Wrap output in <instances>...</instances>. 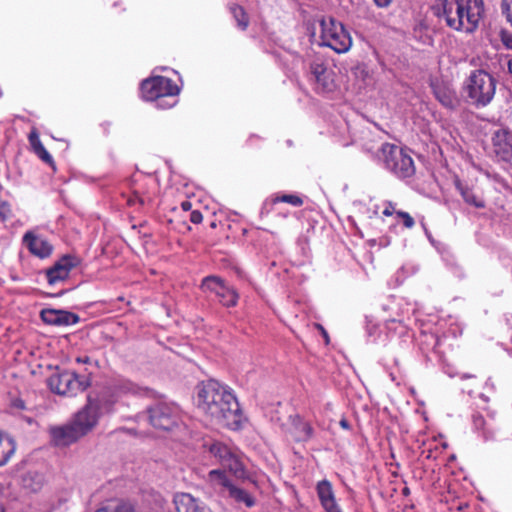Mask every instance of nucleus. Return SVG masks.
Masks as SVG:
<instances>
[{"mask_svg":"<svg viewBox=\"0 0 512 512\" xmlns=\"http://www.w3.org/2000/svg\"><path fill=\"white\" fill-rule=\"evenodd\" d=\"M0 512H4V509L1 505H0Z\"/></svg>","mask_w":512,"mask_h":512,"instance_id":"54","label":"nucleus"},{"mask_svg":"<svg viewBox=\"0 0 512 512\" xmlns=\"http://www.w3.org/2000/svg\"><path fill=\"white\" fill-rule=\"evenodd\" d=\"M511 342H512V335H511Z\"/></svg>","mask_w":512,"mask_h":512,"instance_id":"55","label":"nucleus"},{"mask_svg":"<svg viewBox=\"0 0 512 512\" xmlns=\"http://www.w3.org/2000/svg\"><path fill=\"white\" fill-rule=\"evenodd\" d=\"M203 220V215L199 210H193L190 213V221L194 224H200Z\"/></svg>","mask_w":512,"mask_h":512,"instance_id":"41","label":"nucleus"},{"mask_svg":"<svg viewBox=\"0 0 512 512\" xmlns=\"http://www.w3.org/2000/svg\"><path fill=\"white\" fill-rule=\"evenodd\" d=\"M15 450L14 440L10 436L0 433V466L8 462Z\"/></svg>","mask_w":512,"mask_h":512,"instance_id":"21","label":"nucleus"},{"mask_svg":"<svg viewBox=\"0 0 512 512\" xmlns=\"http://www.w3.org/2000/svg\"><path fill=\"white\" fill-rule=\"evenodd\" d=\"M10 206L6 202L0 203V218L6 221L10 217Z\"/></svg>","mask_w":512,"mask_h":512,"instance_id":"39","label":"nucleus"},{"mask_svg":"<svg viewBox=\"0 0 512 512\" xmlns=\"http://www.w3.org/2000/svg\"><path fill=\"white\" fill-rule=\"evenodd\" d=\"M141 94L146 101H156L158 107H173L176 104L175 96L179 94V87L175 82L164 76H155L145 79L141 83Z\"/></svg>","mask_w":512,"mask_h":512,"instance_id":"4","label":"nucleus"},{"mask_svg":"<svg viewBox=\"0 0 512 512\" xmlns=\"http://www.w3.org/2000/svg\"><path fill=\"white\" fill-rule=\"evenodd\" d=\"M508 69H509L510 73L512 74V59L509 60V62H508Z\"/></svg>","mask_w":512,"mask_h":512,"instance_id":"49","label":"nucleus"},{"mask_svg":"<svg viewBox=\"0 0 512 512\" xmlns=\"http://www.w3.org/2000/svg\"><path fill=\"white\" fill-rule=\"evenodd\" d=\"M271 202L273 204L277 203H287L293 207H301L304 204V200L301 196L297 194H275Z\"/></svg>","mask_w":512,"mask_h":512,"instance_id":"29","label":"nucleus"},{"mask_svg":"<svg viewBox=\"0 0 512 512\" xmlns=\"http://www.w3.org/2000/svg\"><path fill=\"white\" fill-rule=\"evenodd\" d=\"M208 479L214 486L222 487L228 492V496L237 503H243L251 508L255 505L254 497L246 490L235 486L227 477L226 472L221 469H214L208 473Z\"/></svg>","mask_w":512,"mask_h":512,"instance_id":"11","label":"nucleus"},{"mask_svg":"<svg viewBox=\"0 0 512 512\" xmlns=\"http://www.w3.org/2000/svg\"><path fill=\"white\" fill-rule=\"evenodd\" d=\"M72 270L81 273L83 270V259L77 254L66 253V278Z\"/></svg>","mask_w":512,"mask_h":512,"instance_id":"30","label":"nucleus"},{"mask_svg":"<svg viewBox=\"0 0 512 512\" xmlns=\"http://www.w3.org/2000/svg\"><path fill=\"white\" fill-rule=\"evenodd\" d=\"M180 206L184 212H188V211L192 210V203L189 200L182 201Z\"/></svg>","mask_w":512,"mask_h":512,"instance_id":"44","label":"nucleus"},{"mask_svg":"<svg viewBox=\"0 0 512 512\" xmlns=\"http://www.w3.org/2000/svg\"><path fill=\"white\" fill-rule=\"evenodd\" d=\"M465 91L472 104L483 107L493 99L496 91V81L486 71L476 70L469 76Z\"/></svg>","mask_w":512,"mask_h":512,"instance_id":"6","label":"nucleus"},{"mask_svg":"<svg viewBox=\"0 0 512 512\" xmlns=\"http://www.w3.org/2000/svg\"><path fill=\"white\" fill-rule=\"evenodd\" d=\"M501 12L505 16L507 22L512 26V0H502Z\"/></svg>","mask_w":512,"mask_h":512,"instance_id":"34","label":"nucleus"},{"mask_svg":"<svg viewBox=\"0 0 512 512\" xmlns=\"http://www.w3.org/2000/svg\"><path fill=\"white\" fill-rule=\"evenodd\" d=\"M96 512H133V509L127 505H118L113 510H109L107 508L98 509Z\"/></svg>","mask_w":512,"mask_h":512,"instance_id":"40","label":"nucleus"},{"mask_svg":"<svg viewBox=\"0 0 512 512\" xmlns=\"http://www.w3.org/2000/svg\"><path fill=\"white\" fill-rule=\"evenodd\" d=\"M197 406L212 422L239 430L244 420L236 396L218 381L210 379L197 387Z\"/></svg>","mask_w":512,"mask_h":512,"instance_id":"1","label":"nucleus"},{"mask_svg":"<svg viewBox=\"0 0 512 512\" xmlns=\"http://www.w3.org/2000/svg\"><path fill=\"white\" fill-rule=\"evenodd\" d=\"M438 453H439V448L438 446L435 444L434 448H425L423 449L422 451V455L426 458V459H433V460H436L437 457H438Z\"/></svg>","mask_w":512,"mask_h":512,"instance_id":"37","label":"nucleus"},{"mask_svg":"<svg viewBox=\"0 0 512 512\" xmlns=\"http://www.w3.org/2000/svg\"><path fill=\"white\" fill-rule=\"evenodd\" d=\"M23 244L31 254L39 258H46L52 253V245L34 231H27L23 236Z\"/></svg>","mask_w":512,"mask_h":512,"instance_id":"16","label":"nucleus"},{"mask_svg":"<svg viewBox=\"0 0 512 512\" xmlns=\"http://www.w3.org/2000/svg\"><path fill=\"white\" fill-rule=\"evenodd\" d=\"M308 80L317 94L329 93L335 89L332 72L324 63L313 62L310 64Z\"/></svg>","mask_w":512,"mask_h":512,"instance_id":"12","label":"nucleus"},{"mask_svg":"<svg viewBox=\"0 0 512 512\" xmlns=\"http://www.w3.org/2000/svg\"><path fill=\"white\" fill-rule=\"evenodd\" d=\"M456 188L467 204L479 209L485 208V201L476 195L472 188L464 186L460 182L456 183Z\"/></svg>","mask_w":512,"mask_h":512,"instance_id":"22","label":"nucleus"},{"mask_svg":"<svg viewBox=\"0 0 512 512\" xmlns=\"http://www.w3.org/2000/svg\"><path fill=\"white\" fill-rule=\"evenodd\" d=\"M79 322V316L75 313L66 311V326Z\"/></svg>","mask_w":512,"mask_h":512,"instance_id":"42","label":"nucleus"},{"mask_svg":"<svg viewBox=\"0 0 512 512\" xmlns=\"http://www.w3.org/2000/svg\"><path fill=\"white\" fill-rule=\"evenodd\" d=\"M373 1H374L375 5L380 8L388 7L392 3V0H373Z\"/></svg>","mask_w":512,"mask_h":512,"instance_id":"43","label":"nucleus"},{"mask_svg":"<svg viewBox=\"0 0 512 512\" xmlns=\"http://www.w3.org/2000/svg\"><path fill=\"white\" fill-rule=\"evenodd\" d=\"M396 215L403 220V225L405 228L411 229L415 225V221L413 217L404 211H397Z\"/></svg>","mask_w":512,"mask_h":512,"instance_id":"36","label":"nucleus"},{"mask_svg":"<svg viewBox=\"0 0 512 512\" xmlns=\"http://www.w3.org/2000/svg\"><path fill=\"white\" fill-rule=\"evenodd\" d=\"M319 45L332 49L337 54L348 52L353 44L350 32L344 24L331 16L319 20Z\"/></svg>","mask_w":512,"mask_h":512,"instance_id":"3","label":"nucleus"},{"mask_svg":"<svg viewBox=\"0 0 512 512\" xmlns=\"http://www.w3.org/2000/svg\"><path fill=\"white\" fill-rule=\"evenodd\" d=\"M90 386L89 374L87 369L83 371L71 372V377L66 381V395H76L78 392L85 391Z\"/></svg>","mask_w":512,"mask_h":512,"instance_id":"17","label":"nucleus"},{"mask_svg":"<svg viewBox=\"0 0 512 512\" xmlns=\"http://www.w3.org/2000/svg\"><path fill=\"white\" fill-rule=\"evenodd\" d=\"M316 493L325 512H343L339 503L337 502L335 491L332 483L323 479L316 484Z\"/></svg>","mask_w":512,"mask_h":512,"instance_id":"13","label":"nucleus"},{"mask_svg":"<svg viewBox=\"0 0 512 512\" xmlns=\"http://www.w3.org/2000/svg\"><path fill=\"white\" fill-rule=\"evenodd\" d=\"M76 362L77 363L88 364V363H90V357H88L87 355H84V356H81V357H77L76 358Z\"/></svg>","mask_w":512,"mask_h":512,"instance_id":"45","label":"nucleus"},{"mask_svg":"<svg viewBox=\"0 0 512 512\" xmlns=\"http://www.w3.org/2000/svg\"><path fill=\"white\" fill-rule=\"evenodd\" d=\"M503 42L507 48L512 49V36L504 37Z\"/></svg>","mask_w":512,"mask_h":512,"instance_id":"46","label":"nucleus"},{"mask_svg":"<svg viewBox=\"0 0 512 512\" xmlns=\"http://www.w3.org/2000/svg\"><path fill=\"white\" fill-rule=\"evenodd\" d=\"M340 425L341 427L345 428V429H348L349 428V424H348V421L346 419H342L340 421Z\"/></svg>","mask_w":512,"mask_h":512,"instance_id":"47","label":"nucleus"},{"mask_svg":"<svg viewBox=\"0 0 512 512\" xmlns=\"http://www.w3.org/2000/svg\"><path fill=\"white\" fill-rule=\"evenodd\" d=\"M97 423L96 409L86 406L79 411L70 425H66V445L86 435Z\"/></svg>","mask_w":512,"mask_h":512,"instance_id":"10","label":"nucleus"},{"mask_svg":"<svg viewBox=\"0 0 512 512\" xmlns=\"http://www.w3.org/2000/svg\"><path fill=\"white\" fill-rule=\"evenodd\" d=\"M109 393V396L113 398L109 402L113 404L123 395L136 393V387L129 381H120L109 389Z\"/></svg>","mask_w":512,"mask_h":512,"instance_id":"24","label":"nucleus"},{"mask_svg":"<svg viewBox=\"0 0 512 512\" xmlns=\"http://www.w3.org/2000/svg\"><path fill=\"white\" fill-rule=\"evenodd\" d=\"M180 503L185 507V512H212L211 509L191 494L184 493L180 496Z\"/></svg>","mask_w":512,"mask_h":512,"instance_id":"23","label":"nucleus"},{"mask_svg":"<svg viewBox=\"0 0 512 512\" xmlns=\"http://www.w3.org/2000/svg\"><path fill=\"white\" fill-rule=\"evenodd\" d=\"M459 378L463 381H466V380L472 381V384L474 386L482 385V384L488 385V379H481L476 374L462 373V374H459Z\"/></svg>","mask_w":512,"mask_h":512,"instance_id":"35","label":"nucleus"},{"mask_svg":"<svg viewBox=\"0 0 512 512\" xmlns=\"http://www.w3.org/2000/svg\"><path fill=\"white\" fill-rule=\"evenodd\" d=\"M222 467L227 469L237 479L246 480L249 479L248 473L244 467L243 462L239 456L232 452L227 460L223 463Z\"/></svg>","mask_w":512,"mask_h":512,"instance_id":"19","label":"nucleus"},{"mask_svg":"<svg viewBox=\"0 0 512 512\" xmlns=\"http://www.w3.org/2000/svg\"><path fill=\"white\" fill-rule=\"evenodd\" d=\"M322 332H323V337H325L326 342H328L329 341L328 333L323 328H322Z\"/></svg>","mask_w":512,"mask_h":512,"instance_id":"48","label":"nucleus"},{"mask_svg":"<svg viewBox=\"0 0 512 512\" xmlns=\"http://www.w3.org/2000/svg\"><path fill=\"white\" fill-rule=\"evenodd\" d=\"M433 92L436 99L446 108L453 109L457 105L455 92L443 84L433 85Z\"/></svg>","mask_w":512,"mask_h":512,"instance_id":"18","label":"nucleus"},{"mask_svg":"<svg viewBox=\"0 0 512 512\" xmlns=\"http://www.w3.org/2000/svg\"><path fill=\"white\" fill-rule=\"evenodd\" d=\"M51 443L55 447H64V427H51L50 428Z\"/></svg>","mask_w":512,"mask_h":512,"instance_id":"32","label":"nucleus"},{"mask_svg":"<svg viewBox=\"0 0 512 512\" xmlns=\"http://www.w3.org/2000/svg\"><path fill=\"white\" fill-rule=\"evenodd\" d=\"M396 204L391 201L385 202V208L383 210V215L386 217L392 216L394 213L396 214Z\"/></svg>","mask_w":512,"mask_h":512,"instance_id":"38","label":"nucleus"},{"mask_svg":"<svg viewBox=\"0 0 512 512\" xmlns=\"http://www.w3.org/2000/svg\"><path fill=\"white\" fill-rule=\"evenodd\" d=\"M38 488H39V484H37V486H35V487H31V490L36 491Z\"/></svg>","mask_w":512,"mask_h":512,"instance_id":"52","label":"nucleus"},{"mask_svg":"<svg viewBox=\"0 0 512 512\" xmlns=\"http://www.w3.org/2000/svg\"><path fill=\"white\" fill-rule=\"evenodd\" d=\"M42 320L51 325H60L64 322V311L56 309H43L41 312Z\"/></svg>","mask_w":512,"mask_h":512,"instance_id":"28","label":"nucleus"},{"mask_svg":"<svg viewBox=\"0 0 512 512\" xmlns=\"http://www.w3.org/2000/svg\"><path fill=\"white\" fill-rule=\"evenodd\" d=\"M289 435L295 442H307L314 436L312 425L299 414L289 416Z\"/></svg>","mask_w":512,"mask_h":512,"instance_id":"14","label":"nucleus"},{"mask_svg":"<svg viewBox=\"0 0 512 512\" xmlns=\"http://www.w3.org/2000/svg\"><path fill=\"white\" fill-rule=\"evenodd\" d=\"M381 155L385 168L397 178L407 179L415 175L416 167L409 150L395 144L384 143Z\"/></svg>","mask_w":512,"mask_h":512,"instance_id":"5","label":"nucleus"},{"mask_svg":"<svg viewBox=\"0 0 512 512\" xmlns=\"http://www.w3.org/2000/svg\"><path fill=\"white\" fill-rule=\"evenodd\" d=\"M209 451L218 460L221 466L233 452L227 445L221 442L213 443L210 446Z\"/></svg>","mask_w":512,"mask_h":512,"instance_id":"27","label":"nucleus"},{"mask_svg":"<svg viewBox=\"0 0 512 512\" xmlns=\"http://www.w3.org/2000/svg\"><path fill=\"white\" fill-rule=\"evenodd\" d=\"M472 420H473V425H474L475 429L481 431L483 434V437L485 439H491L494 437V435H495L494 428L486 422V420L484 419V417L481 414H479V413L473 414Z\"/></svg>","mask_w":512,"mask_h":512,"instance_id":"26","label":"nucleus"},{"mask_svg":"<svg viewBox=\"0 0 512 512\" xmlns=\"http://www.w3.org/2000/svg\"><path fill=\"white\" fill-rule=\"evenodd\" d=\"M480 397H481L485 402H488V397H486L484 394H480Z\"/></svg>","mask_w":512,"mask_h":512,"instance_id":"50","label":"nucleus"},{"mask_svg":"<svg viewBox=\"0 0 512 512\" xmlns=\"http://www.w3.org/2000/svg\"><path fill=\"white\" fill-rule=\"evenodd\" d=\"M435 15L443 17L447 26L457 31L473 32L484 14L483 0H437Z\"/></svg>","mask_w":512,"mask_h":512,"instance_id":"2","label":"nucleus"},{"mask_svg":"<svg viewBox=\"0 0 512 512\" xmlns=\"http://www.w3.org/2000/svg\"><path fill=\"white\" fill-rule=\"evenodd\" d=\"M61 376L59 374L52 375L47 379V385L50 388V390L56 394L62 395L64 392L61 390Z\"/></svg>","mask_w":512,"mask_h":512,"instance_id":"33","label":"nucleus"},{"mask_svg":"<svg viewBox=\"0 0 512 512\" xmlns=\"http://www.w3.org/2000/svg\"><path fill=\"white\" fill-rule=\"evenodd\" d=\"M27 481H28V478H24V480H23V482H24V486L28 488L29 486H28V484H27Z\"/></svg>","mask_w":512,"mask_h":512,"instance_id":"51","label":"nucleus"},{"mask_svg":"<svg viewBox=\"0 0 512 512\" xmlns=\"http://www.w3.org/2000/svg\"><path fill=\"white\" fill-rule=\"evenodd\" d=\"M467 392H468V394L471 395L472 393H474V390L473 389H469Z\"/></svg>","mask_w":512,"mask_h":512,"instance_id":"53","label":"nucleus"},{"mask_svg":"<svg viewBox=\"0 0 512 512\" xmlns=\"http://www.w3.org/2000/svg\"><path fill=\"white\" fill-rule=\"evenodd\" d=\"M199 288L207 295H214L218 302L226 308L235 307L240 298L237 290L229 286L223 278L217 275L204 277Z\"/></svg>","mask_w":512,"mask_h":512,"instance_id":"9","label":"nucleus"},{"mask_svg":"<svg viewBox=\"0 0 512 512\" xmlns=\"http://www.w3.org/2000/svg\"><path fill=\"white\" fill-rule=\"evenodd\" d=\"M148 419L155 429L172 431L183 424V413L175 403L160 402L148 408Z\"/></svg>","mask_w":512,"mask_h":512,"instance_id":"7","label":"nucleus"},{"mask_svg":"<svg viewBox=\"0 0 512 512\" xmlns=\"http://www.w3.org/2000/svg\"><path fill=\"white\" fill-rule=\"evenodd\" d=\"M492 144L495 154L501 160L508 161L512 158V132L507 129L495 131Z\"/></svg>","mask_w":512,"mask_h":512,"instance_id":"15","label":"nucleus"},{"mask_svg":"<svg viewBox=\"0 0 512 512\" xmlns=\"http://www.w3.org/2000/svg\"><path fill=\"white\" fill-rule=\"evenodd\" d=\"M130 190L131 195L127 197L129 206H152L159 191V183L152 176L140 174L131 180Z\"/></svg>","mask_w":512,"mask_h":512,"instance_id":"8","label":"nucleus"},{"mask_svg":"<svg viewBox=\"0 0 512 512\" xmlns=\"http://www.w3.org/2000/svg\"><path fill=\"white\" fill-rule=\"evenodd\" d=\"M29 144L31 146L32 151L44 162L52 164V157L47 152L45 147L43 146L40 138L39 133L36 128H32L29 135H28Z\"/></svg>","mask_w":512,"mask_h":512,"instance_id":"20","label":"nucleus"},{"mask_svg":"<svg viewBox=\"0 0 512 512\" xmlns=\"http://www.w3.org/2000/svg\"><path fill=\"white\" fill-rule=\"evenodd\" d=\"M229 10H230L234 20L236 21L238 28L241 29L242 31L247 30L250 21H249V16H248L246 10L238 4H232L229 7Z\"/></svg>","mask_w":512,"mask_h":512,"instance_id":"25","label":"nucleus"},{"mask_svg":"<svg viewBox=\"0 0 512 512\" xmlns=\"http://www.w3.org/2000/svg\"><path fill=\"white\" fill-rule=\"evenodd\" d=\"M63 271H64V266L61 264V261L56 263L54 267L47 270L46 276H47L48 283L50 285H53L56 283V281L62 280L63 279V275H62Z\"/></svg>","mask_w":512,"mask_h":512,"instance_id":"31","label":"nucleus"}]
</instances>
